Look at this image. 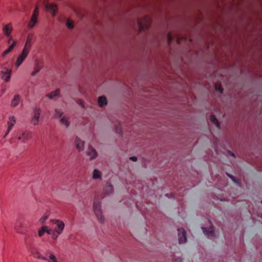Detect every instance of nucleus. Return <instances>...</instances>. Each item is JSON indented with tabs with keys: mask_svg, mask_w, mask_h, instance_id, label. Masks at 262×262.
<instances>
[{
	"mask_svg": "<svg viewBox=\"0 0 262 262\" xmlns=\"http://www.w3.org/2000/svg\"><path fill=\"white\" fill-rule=\"evenodd\" d=\"M75 143L76 148L79 151L84 150L85 143L80 138L76 137L75 139Z\"/></svg>",
	"mask_w": 262,
	"mask_h": 262,
	"instance_id": "14",
	"label": "nucleus"
},
{
	"mask_svg": "<svg viewBox=\"0 0 262 262\" xmlns=\"http://www.w3.org/2000/svg\"><path fill=\"white\" fill-rule=\"evenodd\" d=\"M50 222L55 225V227L52 229L47 226H42L38 230V235L41 237L47 233L48 235H51L53 240H56L62 233L65 224L62 221L58 219H51Z\"/></svg>",
	"mask_w": 262,
	"mask_h": 262,
	"instance_id": "1",
	"label": "nucleus"
},
{
	"mask_svg": "<svg viewBox=\"0 0 262 262\" xmlns=\"http://www.w3.org/2000/svg\"><path fill=\"white\" fill-rule=\"evenodd\" d=\"M20 100V97L19 95L16 94L14 96L11 102V106L15 107L18 105Z\"/></svg>",
	"mask_w": 262,
	"mask_h": 262,
	"instance_id": "19",
	"label": "nucleus"
},
{
	"mask_svg": "<svg viewBox=\"0 0 262 262\" xmlns=\"http://www.w3.org/2000/svg\"><path fill=\"white\" fill-rule=\"evenodd\" d=\"M229 153H230V154L232 156H233V157L234 156V154H233V153H232V152H230Z\"/></svg>",
	"mask_w": 262,
	"mask_h": 262,
	"instance_id": "40",
	"label": "nucleus"
},
{
	"mask_svg": "<svg viewBox=\"0 0 262 262\" xmlns=\"http://www.w3.org/2000/svg\"><path fill=\"white\" fill-rule=\"evenodd\" d=\"M116 133L120 134L121 132V128L120 125H118L116 128Z\"/></svg>",
	"mask_w": 262,
	"mask_h": 262,
	"instance_id": "33",
	"label": "nucleus"
},
{
	"mask_svg": "<svg viewBox=\"0 0 262 262\" xmlns=\"http://www.w3.org/2000/svg\"><path fill=\"white\" fill-rule=\"evenodd\" d=\"M15 229L18 232H19L20 233H21L20 231L19 230V229H18L17 227H16Z\"/></svg>",
	"mask_w": 262,
	"mask_h": 262,
	"instance_id": "39",
	"label": "nucleus"
},
{
	"mask_svg": "<svg viewBox=\"0 0 262 262\" xmlns=\"http://www.w3.org/2000/svg\"><path fill=\"white\" fill-rule=\"evenodd\" d=\"M229 177L232 179V180L233 181L235 182V180L233 176H230V175H229Z\"/></svg>",
	"mask_w": 262,
	"mask_h": 262,
	"instance_id": "38",
	"label": "nucleus"
},
{
	"mask_svg": "<svg viewBox=\"0 0 262 262\" xmlns=\"http://www.w3.org/2000/svg\"><path fill=\"white\" fill-rule=\"evenodd\" d=\"M7 43L9 45V47L2 53V56L3 57H4L13 50L16 45V41L12 37H10L8 40Z\"/></svg>",
	"mask_w": 262,
	"mask_h": 262,
	"instance_id": "7",
	"label": "nucleus"
},
{
	"mask_svg": "<svg viewBox=\"0 0 262 262\" xmlns=\"http://www.w3.org/2000/svg\"><path fill=\"white\" fill-rule=\"evenodd\" d=\"M210 120L211 122H212L218 128H220V124L216 119V118L214 116L212 115L210 116Z\"/></svg>",
	"mask_w": 262,
	"mask_h": 262,
	"instance_id": "28",
	"label": "nucleus"
},
{
	"mask_svg": "<svg viewBox=\"0 0 262 262\" xmlns=\"http://www.w3.org/2000/svg\"><path fill=\"white\" fill-rule=\"evenodd\" d=\"M140 30L147 29L150 25V19L148 16H144L142 19H139L137 21Z\"/></svg>",
	"mask_w": 262,
	"mask_h": 262,
	"instance_id": "5",
	"label": "nucleus"
},
{
	"mask_svg": "<svg viewBox=\"0 0 262 262\" xmlns=\"http://www.w3.org/2000/svg\"><path fill=\"white\" fill-rule=\"evenodd\" d=\"M92 178L95 180L101 179L102 178L101 172L97 169H95L93 172Z\"/></svg>",
	"mask_w": 262,
	"mask_h": 262,
	"instance_id": "24",
	"label": "nucleus"
},
{
	"mask_svg": "<svg viewBox=\"0 0 262 262\" xmlns=\"http://www.w3.org/2000/svg\"><path fill=\"white\" fill-rule=\"evenodd\" d=\"M40 112L39 108H36L34 111L33 116L31 120V123L33 125H36L38 124L40 119Z\"/></svg>",
	"mask_w": 262,
	"mask_h": 262,
	"instance_id": "10",
	"label": "nucleus"
},
{
	"mask_svg": "<svg viewBox=\"0 0 262 262\" xmlns=\"http://www.w3.org/2000/svg\"><path fill=\"white\" fill-rule=\"evenodd\" d=\"M39 15L38 8L36 6L33 11V14L27 24V28L29 29L33 28L38 23V17Z\"/></svg>",
	"mask_w": 262,
	"mask_h": 262,
	"instance_id": "4",
	"label": "nucleus"
},
{
	"mask_svg": "<svg viewBox=\"0 0 262 262\" xmlns=\"http://www.w3.org/2000/svg\"><path fill=\"white\" fill-rule=\"evenodd\" d=\"M11 129H9V128H7V130H6V133L5 134V135L4 136V138H6L8 136V135L9 134V133L11 131Z\"/></svg>",
	"mask_w": 262,
	"mask_h": 262,
	"instance_id": "35",
	"label": "nucleus"
},
{
	"mask_svg": "<svg viewBox=\"0 0 262 262\" xmlns=\"http://www.w3.org/2000/svg\"><path fill=\"white\" fill-rule=\"evenodd\" d=\"M30 52V50L23 48L21 52L19 55H18L16 59L15 62V67H16V68L17 69L21 66V64L27 58Z\"/></svg>",
	"mask_w": 262,
	"mask_h": 262,
	"instance_id": "2",
	"label": "nucleus"
},
{
	"mask_svg": "<svg viewBox=\"0 0 262 262\" xmlns=\"http://www.w3.org/2000/svg\"><path fill=\"white\" fill-rule=\"evenodd\" d=\"M33 34H29L28 35L27 40L25 43V45L23 48H25L26 49L31 50L32 45V41L33 40Z\"/></svg>",
	"mask_w": 262,
	"mask_h": 262,
	"instance_id": "13",
	"label": "nucleus"
},
{
	"mask_svg": "<svg viewBox=\"0 0 262 262\" xmlns=\"http://www.w3.org/2000/svg\"><path fill=\"white\" fill-rule=\"evenodd\" d=\"M77 103L80 105L82 107H84V103L83 102V101L81 100H78L77 101Z\"/></svg>",
	"mask_w": 262,
	"mask_h": 262,
	"instance_id": "34",
	"label": "nucleus"
},
{
	"mask_svg": "<svg viewBox=\"0 0 262 262\" xmlns=\"http://www.w3.org/2000/svg\"><path fill=\"white\" fill-rule=\"evenodd\" d=\"M179 242L180 244L184 243L186 242V232L182 228L178 229Z\"/></svg>",
	"mask_w": 262,
	"mask_h": 262,
	"instance_id": "15",
	"label": "nucleus"
},
{
	"mask_svg": "<svg viewBox=\"0 0 262 262\" xmlns=\"http://www.w3.org/2000/svg\"><path fill=\"white\" fill-rule=\"evenodd\" d=\"M98 103L100 107H103L107 104V101L106 97L101 96L98 98Z\"/></svg>",
	"mask_w": 262,
	"mask_h": 262,
	"instance_id": "23",
	"label": "nucleus"
},
{
	"mask_svg": "<svg viewBox=\"0 0 262 262\" xmlns=\"http://www.w3.org/2000/svg\"><path fill=\"white\" fill-rule=\"evenodd\" d=\"M113 187L111 184H108L105 186L104 189V191L106 194H111L113 192Z\"/></svg>",
	"mask_w": 262,
	"mask_h": 262,
	"instance_id": "26",
	"label": "nucleus"
},
{
	"mask_svg": "<svg viewBox=\"0 0 262 262\" xmlns=\"http://www.w3.org/2000/svg\"><path fill=\"white\" fill-rule=\"evenodd\" d=\"M49 214H43L39 219V221L42 225V226H46L45 223L46 221L49 217Z\"/></svg>",
	"mask_w": 262,
	"mask_h": 262,
	"instance_id": "27",
	"label": "nucleus"
},
{
	"mask_svg": "<svg viewBox=\"0 0 262 262\" xmlns=\"http://www.w3.org/2000/svg\"><path fill=\"white\" fill-rule=\"evenodd\" d=\"M93 210L97 219L100 223H103L104 218L102 214L100 202L95 201L93 204Z\"/></svg>",
	"mask_w": 262,
	"mask_h": 262,
	"instance_id": "3",
	"label": "nucleus"
},
{
	"mask_svg": "<svg viewBox=\"0 0 262 262\" xmlns=\"http://www.w3.org/2000/svg\"><path fill=\"white\" fill-rule=\"evenodd\" d=\"M215 90L216 91H219L220 93H222L223 92V89L221 88L220 84H216L215 85Z\"/></svg>",
	"mask_w": 262,
	"mask_h": 262,
	"instance_id": "31",
	"label": "nucleus"
},
{
	"mask_svg": "<svg viewBox=\"0 0 262 262\" xmlns=\"http://www.w3.org/2000/svg\"><path fill=\"white\" fill-rule=\"evenodd\" d=\"M173 39L174 38H173V36H172V35L170 34V33H169L168 34V36H167V39H168V43H170Z\"/></svg>",
	"mask_w": 262,
	"mask_h": 262,
	"instance_id": "32",
	"label": "nucleus"
},
{
	"mask_svg": "<svg viewBox=\"0 0 262 262\" xmlns=\"http://www.w3.org/2000/svg\"><path fill=\"white\" fill-rule=\"evenodd\" d=\"M16 121V118L14 116H10L8 117V120L7 122V128L9 129H12Z\"/></svg>",
	"mask_w": 262,
	"mask_h": 262,
	"instance_id": "18",
	"label": "nucleus"
},
{
	"mask_svg": "<svg viewBox=\"0 0 262 262\" xmlns=\"http://www.w3.org/2000/svg\"><path fill=\"white\" fill-rule=\"evenodd\" d=\"M46 10L55 16L57 12L58 8L57 6L53 3H46L45 4Z\"/></svg>",
	"mask_w": 262,
	"mask_h": 262,
	"instance_id": "11",
	"label": "nucleus"
},
{
	"mask_svg": "<svg viewBox=\"0 0 262 262\" xmlns=\"http://www.w3.org/2000/svg\"><path fill=\"white\" fill-rule=\"evenodd\" d=\"M60 94L59 89H57L50 93L47 95V97L51 99L54 98L55 97L59 96Z\"/></svg>",
	"mask_w": 262,
	"mask_h": 262,
	"instance_id": "25",
	"label": "nucleus"
},
{
	"mask_svg": "<svg viewBox=\"0 0 262 262\" xmlns=\"http://www.w3.org/2000/svg\"><path fill=\"white\" fill-rule=\"evenodd\" d=\"M63 112L60 109H55V113H54V116L55 118H61L62 115L63 114Z\"/></svg>",
	"mask_w": 262,
	"mask_h": 262,
	"instance_id": "29",
	"label": "nucleus"
},
{
	"mask_svg": "<svg viewBox=\"0 0 262 262\" xmlns=\"http://www.w3.org/2000/svg\"><path fill=\"white\" fill-rule=\"evenodd\" d=\"M30 253L35 258L38 259L43 260L44 255H42L39 249L34 246L28 248Z\"/></svg>",
	"mask_w": 262,
	"mask_h": 262,
	"instance_id": "8",
	"label": "nucleus"
},
{
	"mask_svg": "<svg viewBox=\"0 0 262 262\" xmlns=\"http://www.w3.org/2000/svg\"><path fill=\"white\" fill-rule=\"evenodd\" d=\"M130 159L133 161H136L137 159L136 157H131Z\"/></svg>",
	"mask_w": 262,
	"mask_h": 262,
	"instance_id": "37",
	"label": "nucleus"
},
{
	"mask_svg": "<svg viewBox=\"0 0 262 262\" xmlns=\"http://www.w3.org/2000/svg\"><path fill=\"white\" fill-rule=\"evenodd\" d=\"M31 138V133L28 132L22 133L18 137L19 140H21L23 142L30 140Z\"/></svg>",
	"mask_w": 262,
	"mask_h": 262,
	"instance_id": "16",
	"label": "nucleus"
},
{
	"mask_svg": "<svg viewBox=\"0 0 262 262\" xmlns=\"http://www.w3.org/2000/svg\"><path fill=\"white\" fill-rule=\"evenodd\" d=\"M3 32L5 35L8 37L9 38L10 37V35L13 30L12 25L11 23H8L7 24L4 25L2 29Z\"/></svg>",
	"mask_w": 262,
	"mask_h": 262,
	"instance_id": "12",
	"label": "nucleus"
},
{
	"mask_svg": "<svg viewBox=\"0 0 262 262\" xmlns=\"http://www.w3.org/2000/svg\"><path fill=\"white\" fill-rule=\"evenodd\" d=\"M86 154L89 157L90 160L94 159L97 156V154L96 150L91 146L89 147L86 151Z\"/></svg>",
	"mask_w": 262,
	"mask_h": 262,
	"instance_id": "17",
	"label": "nucleus"
},
{
	"mask_svg": "<svg viewBox=\"0 0 262 262\" xmlns=\"http://www.w3.org/2000/svg\"><path fill=\"white\" fill-rule=\"evenodd\" d=\"M42 67L38 61L36 62L34 66V70L32 72L31 75L32 76H35L41 70Z\"/></svg>",
	"mask_w": 262,
	"mask_h": 262,
	"instance_id": "22",
	"label": "nucleus"
},
{
	"mask_svg": "<svg viewBox=\"0 0 262 262\" xmlns=\"http://www.w3.org/2000/svg\"><path fill=\"white\" fill-rule=\"evenodd\" d=\"M261 203H262V200H261Z\"/></svg>",
	"mask_w": 262,
	"mask_h": 262,
	"instance_id": "41",
	"label": "nucleus"
},
{
	"mask_svg": "<svg viewBox=\"0 0 262 262\" xmlns=\"http://www.w3.org/2000/svg\"><path fill=\"white\" fill-rule=\"evenodd\" d=\"M60 124L64 126L66 128H68L70 125V119L66 116L62 117L60 119Z\"/></svg>",
	"mask_w": 262,
	"mask_h": 262,
	"instance_id": "20",
	"label": "nucleus"
},
{
	"mask_svg": "<svg viewBox=\"0 0 262 262\" xmlns=\"http://www.w3.org/2000/svg\"><path fill=\"white\" fill-rule=\"evenodd\" d=\"M43 260L46 262H60L58 256L53 252L49 251L46 253Z\"/></svg>",
	"mask_w": 262,
	"mask_h": 262,
	"instance_id": "6",
	"label": "nucleus"
},
{
	"mask_svg": "<svg viewBox=\"0 0 262 262\" xmlns=\"http://www.w3.org/2000/svg\"><path fill=\"white\" fill-rule=\"evenodd\" d=\"M176 39H177V41L178 43H180L183 40H184V38H179L177 37Z\"/></svg>",
	"mask_w": 262,
	"mask_h": 262,
	"instance_id": "36",
	"label": "nucleus"
},
{
	"mask_svg": "<svg viewBox=\"0 0 262 262\" xmlns=\"http://www.w3.org/2000/svg\"><path fill=\"white\" fill-rule=\"evenodd\" d=\"M11 70L5 67H3L0 72L1 78L6 82L10 80L11 74Z\"/></svg>",
	"mask_w": 262,
	"mask_h": 262,
	"instance_id": "9",
	"label": "nucleus"
},
{
	"mask_svg": "<svg viewBox=\"0 0 262 262\" xmlns=\"http://www.w3.org/2000/svg\"><path fill=\"white\" fill-rule=\"evenodd\" d=\"M202 230H203V232L208 237H213L215 236L214 232L213 230L212 227H210L207 230L206 228L202 227Z\"/></svg>",
	"mask_w": 262,
	"mask_h": 262,
	"instance_id": "21",
	"label": "nucleus"
},
{
	"mask_svg": "<svg viewBox=\"0 0 262 262\" xmlns=\"http://www.w3.org/2000/svg\"><path fill=\"white\" fill-rule=\"evenodd\" d=\"M66 26L69 29H72L74 28L73 23L69 20H67Z\"/></svg>",
	"mask_w": 262,
	"mask_h": 262,
	"instance_id": "30",
	"label": "nucleus"
}]
</instances>
